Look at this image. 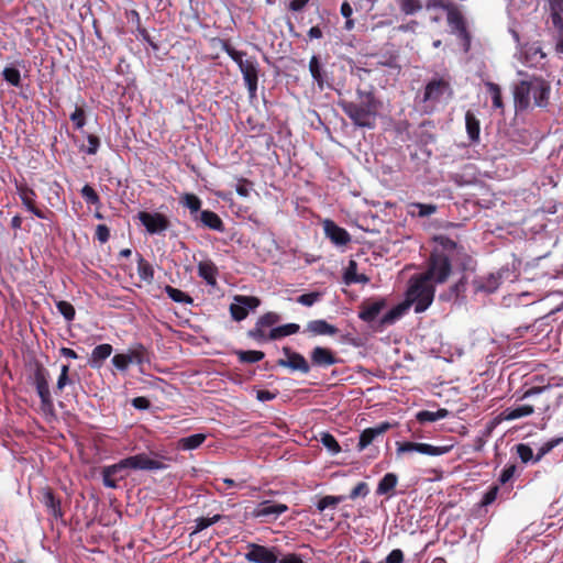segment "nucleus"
Segmentation results:
<instances>
[{
	"instance_id": "51",
	"label": "nucleus",
	"mask_w": 563,
	"mask_h": 563,
	"mask_svg": "<svg viewBox=\"0 0 563 563\" xmlns=\"http://www.w3.org/2000/svg\"><path fill=\"white\" fill-rule=\"evenodd\" d=\"M516 452L519 456V459L521 460L522 463L527 464L528 462L530 461H533L534 462V455H533V451L532 449L530 448L529 444H526V443H519L516 445Z\"/></svg>"
},
{
	"instance_id": "52",
	"label": "nucleus",
	"mask_w": 563,
	"mask_h": 563,
	"mask_svg": "<svg viewBox=\"0 0 563 563\" xmlns=\"http://www.w3.org/2000/svg\"><path fill=\"white\" fill-rule=\"evenodd\" d=\"M69 369H70V366L68 364H64L62 365L60 367V374L57 378V383H56V387H55V391L58 394V393H62L63 389L65 388L66 385H68L70 383V379H69Z\"/></svg>"
},
{
	"instance_id": "33",
	"label": "nucleus",
	"mask_w": 563,
	"mask_h": 563,
	"mask_svg": "<svg viewBox=\"0 0 563 563\" xmlns=\"http://www.w3.org/2000/svg\"><path fill=\"white\" fill-rule=\"evenodd\" d=\"M206 438L203 433H195L180 438L177 442V448L184 451L195 450L206 441Z\"/></svg>"
},
{
	"instance_id": "27",
	"label": "nucleus",
	"mask_w": 563,
	"mask_h": 563,
	"mask_svg": "<svg viewBox=\"0 0 563 563\" xmlns=\"http://www.w3.org/2000/svg\"><path fill=\"white\" fill-rule=\"evenodd\" d=\"M409 308V302H400L387 311L379 320L382 328L394 324Z\"/></svg>"
},
{
	"instance_id": "41",
	"label": "nucleus",
	"mask_w": 563,
	"mask_h": 563,
	"mask_svg": "<svg viewBox=\"0 0 563 563\" xmlns=\"http://www.w3.org/2000/svg\"><path fill=\"white\" fill-rule=\"evenodd\" d=\"M180 203L188 208L191 214L197 216L202 202L195 194H185L180 199Z\"/></svg>"
},
{
	"instance_id": "28",
	"label": "nucleus",
	"mask_w": 563,
	"mask_h": 563,
	"mask_svg": "<svg viewBox=\"0 0 563 563\" xmlns=\"http://www.w3.org/2000/svg\"><path fill=\"white\" fill-rule=\"evenodd\" d=\"M397 483L398 476L395 473H386L377 485L376 494L379 496H393Z\"/></svg>"
},
{
	"instance_id": "59",
	"label": "nucleus",
	"mask_w": 563,
	"mask_h": 563,
	"mask_svg": "<svg viewBox=\"0 0 563 563\" xmlns=\"http://www.w3.org/2000/svg\"><path fill=\"white\" fill-rule=\"evenodd\" d=\"M550 16L556 19L558 22L561 21V16L563 15V0H548Z\"/></svg>"
},
{
	"instance_id": "35",
	"label": "nucleus",
	"mask_w": 563,
	"mask_h": 563,
	"mask_svg": "<svg viewBox=\"0 0 563 563\" xmlns=\"http://www.w3.org/2000/svg\"><path fill=\"white\" fill-rule=\"evenodd\" d=\"M485 87H486L487 92L492 97L493 109L499 110L500 113H504L505 104L503 101L501 89H500L499 85H497L493 81H486Z\"/></svg>"
},
{
	"instance_id": "34",
	"label": "nucleus",
	"mask_w": 563,
	"mask_h": 563,
	"mask_svg": "<svg viewBox=\"0 0 563 563\" xmlns=\"http://www.w3.org/2000/svg\"><path fill=\"white\" fill-rule=\"evenodd\" d=\"M465 125L470 140L477 142L479 140L481 124L479 120L472 111L465 113Z\"/></svg>"
},
{
	"instance_id": "4",
	"label": "nucleus",
	"mask_w": 563,
	"mask_h": 563,
	"mask_svg": "<svg viewBox=\"0 0 563 563\" xmlns=\"http://www.w3.org/2000/svg\"><path fill=\"white\" fill-rule=\"evenodd\" d=\"M551 85L541 77H531L521 80L514 89V103L516 112L527 111L529 108H545L549 104Z\"/></svg>"
},
{
	"instance_id": "8",
	"label": "nucleus",
	"mask_w": 563,
	"mask_h": 563,
	"mask_svg": "<svg viewBox=\"0 0 563 563\" xmlns=\"http://www.w3.org/2000/svg\"><path fill=\"white\" fill-rule=\"evenodd\" d=\"M446 22L451 33L462 41L464 51L467 52L471 46L472 36L467 27V21L456 3L446 12Z\"/></svg>"
},
{
	"instance_id": "55",
	"label": "nucleus",
	"mask_w": 563,
	"mask_h": 563,
	"mask_svg": "<svg viewBox=\"0 0 563 563\" xmlns=\"http://www.w3.org/2000/svg\"><path fill=\"white\" fill-rule=\"evenodd\" d=\"M265 328L257 325V322L255 323V327L247 332V336L255 340L257 343H264L267 341H271L268 338V333L264 331Z\"/></svg>"
},
{
	"instance_id": "10",
	"label": "nucleus",
	"mask_w": 563,
	"mask_h": 563,
	"mask_svg": "<svg viewBox=\"0 0 563 563\" xmlns=\"http://www.w3.org/2000/svg\"><path fill=\"white\" fill-rule=\"evenodd\" d=\"M15 189L23 207L36 218L47 220L53 214L51 210L38 207L37 194L26 183H16Z\"/></svg>"
},
{
	"instance_id": "63",
	"label": "nucleus",
	"mask_w": 563,
	"mask_h": 563,
	"mask_svg": "<svg viewBox=\"0 0 563 563\" xmlns=\"http://www.w3.org/2000/svg\"><path fill=\"white\" fill-rule=\"evenodd\" d=\"M368 485L365 482H360L356 486L351 490L349 498L354 500L357 497H365L368 494Z\"/></svg>"
},
{
	"instance_id": "16",
	"label": "nucleus",
	"mask_w": 563,
	"mask_h": 563,
	"mask_svg": "<svg viewBox=\"0 0 563 563\" xmlns=\"http://www.w3.org/2000/svg\"><path fill=\"white\" fill-rule=\"evenodd\" d=\"M288 510L287 505L277 504L272 500H264L260 503L253 510L254 518L262 519L264 522L276 520L280 515Z\"/></svg>"
},
{
	"instance_id": "1",
	"label": "nucleus",
	"mask_w": 563,
	"mask_h": 563,
	"mask_svg": "<svg viewBox=\"0 0 563 563\" xmlns=\"http://www.w3.org/2000/svg\"><path fill=\"white\" fill-rule=\"evenodd\" d=\"M435 243L427 262V268L419 276L432 284H444L452 273V262L460 260L464 254V246L446 235L433 238Z\"/></svg>"
},
{
	"instance_id": "43",
	"label": "nucleus",
	"mask_w": 563,
	"mask_h": 563,
	"mask_svg": "<svg viewBox=\"0 0 563 563\" xmlns=\"http://www.w3.org/2000/svg\"><path fill=\"white\" fill-rule=\"evenodd\" d=\"M398 5L406 15H412L422 9L421 0H398Z\"/></svg>"
},
{
	"instance_id": "24",
	"label": "nucleus",
	"mask_w": 563,
	"mask_h": 563,
	"mask_svg": "<svg viewBox=\"0 0 563 563\" xmlns=\"http://www.w3.org/2000/svg\"><path fill=\"white\" fill-rule=\"evenodd\" d=\"M501 275L499 273L489 274L486 277H481L474 280V288L476 291L494 292L500 285Z\"/></svg>"
},
{
	"instance_id": "5",
	"label": "nucleus",
	"mask_w": 563,
	"mask_h": 563,
	"mask_svg": "<svg viewBox=\"0 0 563 563\" xmlns=\"http://www.w3.org/2000/svg\"><path fill=\"white\" fill-rule=\"evenodd\" d=\"M434 284L421 276L413 277L411 285L407 291V299L405 302H409L415 306V312L421 313L426 311L433 301L434 298Z\"/></svg>"
},
{
	"instance_id": "25",
	"label": "nucleus",
	"mask_w": 563,
	"mask_h": 563,
	"mask_svg": "<svg viewBox=\"0 0 563 563\" xmlns=\"http://www.w3.org/2000/svg\"><path fill=\"white\" fill-rule=\"evenodd\" d=\"M307 331L312 335H336L339 329L323 319L312 320L307 323Z\"/></svg>"
},
{
	"instance_id": "54",
	"label": "nucleus",
	"mask_w": 563,
	"mask_h": 563,
	"mask_svg": "<svg viewBox=\"0 0 563 563\" xmlns=\"http://www.w3.org/2000/svg\"><path fill=\"white\" fill-rule=\"evenodd\" d=\"M554 29L556 30V44L555 52L558 54H563V15L561 16V21L558 22L556 19L551 18Z\"/></svg>"
},
{
	"instance_id": "20",
	"label": "nucleus",
	"mask_w": 563,
	"mask_h": 563,
	"mask_svg": "<svg viewBox=\"0 0 563 563\" xmlns=\"http://www.w3.org/2000/svg\"><path fill=\"white\" fill-rule=\"evenodd\" d=\"M310 360L311 364L318 367H329L339 363L335 353L331 349L323 346L313 347L310 352Z\"/></svg>"
},
{
	"instance_id": "42",
	"label": "nucleus",
	"mask_w": 563,
	"mask_h": 563,
	"mask_svg": "<svg viewBox=\"0 0 563 563\" xmlns=\"http://www.w3.org/2000/svg\"><path fill=\"white\" fill-rule=\"evenodd\" d=\"M167 296L175 302L179 303H192V298L178 288H174L169 285L165 287Z\"/></svg>"
},
{
	"instance_id": "23",
	"label": "nucleus",
	"mask_w": 563,
	"mask_h": 563,
	"mask_svg": "<svg viewBox=\"0 0 563 563\" xmlns=\"http://www.w3.org/2000/svg\"><path fill=\"white\" fill-rule=\"evenodd\" d=\"M195 220H199L202 227L213 231L223 232L224 223L222 219L211 210H202L199 216H194Z\"/></svg>"
},
{
	"instance_id": "61",
	"label": "nucleus",
	"mask_w": 563,
	"mask_h": 563,
	"mask_svg": "<svg viewBox=\"0 0 563 563\" xmlns=\"http://www.w3.org/2000/svg\"><path fill=\"white\" fill-rule=\"evenodd\" d=\"M498 492H499L498 485L490 486L489 489L484 494L479 505L482 507H486V506H489L490 504H493L497 499Z\"/></svg>"
},
{
	"instance_id": "62",
	"label": "nucleus",
	"mask_w": 563,
	"mask_h": 563,
	"mask_svg": "<svg viewBox=\"0 0 563 563\" xmlns=\"http://www.w3.org/2000/svg\"><path fill=\"white\" fill-rule=\"evenodd\" d=\"M252 181H250L246 178H240L235 186V191L239 196L246 198L250 196V190L252 189Z\"/></svg>"
},
{
	"instance_id": "14",
	"label": "nucleus",
	"mask_w": 563,
	"mask_h": 563,
	"mask_svg": "<svg viewBox=\"0 0 563 563\" xmlns=\"http://www.w3.org/2000/svg\"><path fill=\"white\" fill-rule=\"evenodd\" d=\"M283 353L286 358H279L277 361L278 366L289 368L291 372H299L305 375L310 372V365L302 354L292 351L289 346H284Z\"/></svg>"
},
{
	"instance_id": "38",
	"label": "nucleus",
	"mask_w": 563,
	"mask_h": 563,
	"mask_svg": "<svg viewBox=\"0 0 563 563\" xmlns=\"http://www.w3.org/2000/svg\"><path fill=\"white\" fill-rule=\"evenodd\" d=\"M234 354L238 356L240 363H257L265 357L264 352L255 350H236Z\"/></svg>"
},
{
	"instance_id": "58",
	"label": "nucleus",
	"mask_w": 563,
	"mask_h": 563,
	"mask_svg": "<svg viewBox=\"0 0 563 563\" xmlns=\"http://www.w3.org/2000/svg\"><path fill=\"white\" fill-rule=\"evenodd\" d=\"M357 263L355 261H350L349 262V265L344 272V282L345 284L347 285H351V284H355V280L356 279V276H357Z\"/></svg>"
},
{
	"instance_id": "47",
	"label": "nucleus",
	"mask_w": 563,
	"mask_h": 563,
	"mask_svg": "<svg viewBox=\"0 0 563 563\" xmlns=\"http://www.w3.org/2000/svg\"><path fill=\"white\" fill-rule=\"evenodd\" d=\"M56 308L58 312L67 320L73 321L75 319V308L74 306L66 301V300H59L56 302Z\"/></svg>"
},
{
	"instance_id": "37",
	"label": "nucleus",
	"mask_w": 563,
	"mask_h": 563,
	"mask_svg": "<svg viewBox=\"0 0 563 563\" xmlns=\"http://www.w3.org/2000/svg\"><path fill=\"white\" fill-rule=\"evenodd\" d=\"M448 415H449V410L445 408H441L437 411L421 410V411L417 412L416 419L420 423L434 422V421L444 419L445 417H448Z\"/></svg>"
},
{
	"instance_id": "12",
	"label": "nucleus",
	"mask_w": 563,
	"mask_h": 563,
	"mask_svg": "<svg viewBox=\"0 0 563 563\" xmlns=\"http://www.w3.org/2000/svg\"><path fill=\"white\" fill-rule=\"evenodd\" d=\"M244 558L250 563H277L280 550L276 547H265L257 543H247Z\"/></svg>"
},
{
	"instance_id": "49",
	"label": "nucleus",
	"mask_w": 563,
	"mask_h": 563,
	"mask_svg": "<svg viewBox=\"0 0 563 563\" xmlns=\"http://www.w3.org/2000/svg\"><path fill=\"white\" fill-rule=\"evenodd\" d=\"M80 192L88 205L100 206V197L90 185H85Z\"/></svg>"
},
{
	"instance_id": "19",
	"label": "nucleus",
	"mask_w": 563,
	"mask_h": 563,
	"mask_svg": "<svg viewBox=\"0 0 563 563\" xmlns=\"http://www.w3.org/2000/svg\"><path fill=\"white\" fill-rule=\"evenodd\" d=\"M323 231L325 236L338 246H343L350 243L351 235L344 229L339 227L334 221L327 219L323 221Z\"/></svg>"
},
{
	"instance_id": "17",
	"label": "nucleus",
	"mask_w": 563,
	"mask_h": 563,
	"mask_svg": "<svg viewBox=\"0 0 563 563\" xmlns=\"http://www.w3.org/2000/svg\"><path fill=\"white\" fill-rule=\"evenodd\" d=\"M172 223L167 216L161 212L143 211V227L150 234L165 235Z\"/></svg>"
},
{
	"instance_id": "53",
	"label": "nucleus",
	"mask_w": 563,
	"mask_h": 563,
	"mask_svg": "<svg viewBox=\"0 0 563 563\" xmlns=\"http://www.w3.org/2000/svg\"><path fill=\"white\" fill-rule=\"evenodd\" d=\"M280 320V316L276 312L269 311L264 313L257 319V325L263 328H269L278 323Z\"/></svg>"
},
{
	"instance_id": "15",
	"label": "nucleus",
	"mask_w": 563,
	"mask_h": 563,
	"mask_svg": "<svg viewBox=\"0 0 563 563\" xmlns=\"http://www.w3.org/2000/svg\"><path fill=\"white\" fill-rule=\"evenodd\" d=\"M244 84L251 97L257 91L260 65L255 56L247 57L244 65H241Z\"/></svg>"
},
{
	"instance_id": "11",
	"label": "nucleus",
	"mask_w": 563,
	"mask_h": 563,
	"mask_svg": "<svg viewBox=\"0 0 563 563\" xmlns=\"http://www.w3.org/2000/svg\"><path fill=\"white\" fill-rule=\"evenodd\" d=\"M143 452V472H156L167 470L175 461L170 451L166 448L151 449Z\"/></svg>"
},
{
	"instance_id": "13",
	"label": "nucleus",
	"mask_w": 563,
	"mask_h": 563,
	"mask_svg": "<svg viewBox=\"0 0 563 563\" xmlns=\"http://www.w3.org/2000/svg\"><path fill=\"white\" fill-rule=\"evenodd\" d=\"M396 453L398 456L418 452L420 454L430 455V456H440L448 453L451 450V446H435L429 443H419V442H396Z\"/></svg>"
},
{
	"instance_id": "3",
	"label": "nucleus",
	"mask_w": 563,
	"mask_h": 563,
	"mask_svg": "<svg viewBox=\"0 0 563 563\" xmlns=\"http://www.w3.org/2000/svg\"><path fill=\"white\" fill-rule=\"evenodd\" d=\"M526 389L519 396H517L518 401H522L526 399H532V404H522L516 407H507L501 410L494 419L495 423H500L503 421H512L521 418L530 417L536 412V409L540 411H547L550 408V397L549 394L552 390L550 384L542 386H529L525 384Z\"/></svg>"
},
{
	"instance_id": "60",
	"label": "nucleus",
	"mask_w": 563,
	"mask_h": 563,
	"mask_svg": "<svg viewBox=\"0 0 563 563\" xmlns=\"http://www.w3.org/2000/svg\"><path fill=\"white\" fill-rule=\"evenodd\" d=\"M230 313L235 321H242L247 317L249 311L242 303L236 302L230 306Z\"/></svg>"
},
{
	"instance_id": "45",
	"label": "nucleus",
	"mask_w": 563,
	"mask_h": 563,
	"mask_svg": "<svg viewBox=\"0 0 563 563\" xmlns=\"http://www.w3.org/2000/svg\"><path fill=\"white\" fill-rule=\"evenodd\" d=\"M345 500V496H324L317 503V509L323 511L329 507H336L340 503Z\"/></svg>"
},
{
	"instance_id": "39",
	"label": "nucleus",
	"mask_w": 563,
	"mask_h": 563,
	"mask_svg": "<svg viewBox=\"0 0 563 563\" xmlns=\"http://www.w3.org/2000/svg\"><path fill=\"white\" fill-rule=\"evenodd\" d=\"M466 278L462 276L454 285H452L448 292L439 296L441 300L457 299L461 292L465 291Z\"/></svg>"
},
{
	"instance_id": "21",
	"label": "nucleus",
	"mask_w": 563,
	"mask_h": 563,
	"mask_svg": "<svg viewBox=\"0 0 563 563\" xmlns=\"http://www.w3.org/2000/svg\"><path fill=\"white\" fill-rule=\"evenodd\" d=\"M391 428L389 422H382L376 427L367 428L360 434L357 450L363 451L366 449L378 435L384 434Z\"/></svg>"
},
{
	"instance_id": "2",
	"label": "nucleus",
	"mask_w": 563,
	"mask_h": 563,
	"mask_svg": "<svg viewBox=\"0 0 563 563\" xmlns=\"http://www.w3.org/2000/svg\"><path fill=\"white\" fill-rule=\"evenodd\" d=\"M356 100L341 99L338 106L344 114L357 128L374 129L382 108V101L377 99L373 90L356 89Z\"/></svg>"
},
{
	"instance_id": "6",
	"label": "nucleus",
	"mask_w": 563,
	"mask_h": 563,
	"mask_svg": "<svg viewBox=\"0 0 563 563\" xmlns=\"http://www.w3.org/2000/svg\"><path fill=\"white\" fill-rule=\"evenodd\" d=\"M453 96V89L449 78L437 76L431 78L424 86L422 102L426 109L433 110L437 104Z\"/></svg>"
},
{
	"instance_id": "30",
	"label": "nucleus",
	"mask_w": 563,
	"mask_h": 563,
	"mask_svg": "<svg viewBox=\"0 0 563 563\" xmlns=\"http://www.w3.org/2000/svg\"><path fill=\"white\" fill-rule=\"evenodd\" d=\"M112 345L108 343L97 345L92 352L89 360L91 367H100L102 362L107 360L112 353Z\"/></svg>"
},
{
	"instance_id": "46",
	"label": "nucleus",
	"mask_w": 563,
	"mask_h": 563,
	"mask_svg": "<svg viewBox=\"0 0 563 563\" xmlns=\"http://www.w3.org/2000/svg\"><path fill=\"white\" fill-rule=\"evenodd\" d=\"M3 79L9 82L13 87L21 86V74L20 70L15 67H5L2 70Z\"/></svg>"
},
{
	"instance_id": "36",
	"label": "nucleus",
	"mask_w": 563,
	"mask_h": 563,
	"mask_svg": "<svg viewBox=\"0 0 563 563\" xmlns=\"http://www.w3.org/2000/svg\"><path fill=\"white\" fill-rule=\"evenodd\" d=\"M220 45L222 51H224L232 60L238 64L239 68H241V65H244L247 56L246 52L235 49L228 40H220Z\"/></svg>"
},
{
	"instance_id": "44",
	"label": "nucleus",
	"mask_w": 563,
	"mask_h": 563,
	"mask_svg": "<svg viewBox=\"0 0 563 563\" xmlns=\"http://www.w3.org/2000/svg\"><path fill=\"white\" fill-rule=\"evenodd\" d=\"M309 70L311 73L312 78L318 84V86L322 89L324 84V78L321 70V65L317 56H312L309 62Z\"/></svg>"
},
{
	"instance_id": "40",
	"label": "nucleus",
	"mask_w": 563,
	"mask_h": 563,
	"mask_svg": "<svg viewBox=\"0 0 563 563\" xmlns=\"http://www.w3.org/2000/svg\"><path fill=\"white\" fill-rule=\"evenodd\" d=\"M223 518L222 515H214L212 517H199L195 520V528L191 532V534H197L201 532L202 530L209 528L210 526L219 522Z\"/></svg>"
},
{
	"instance_id": "7",
	"label": "nucleus",
	"mask_w": 563,
	"mask_h": 563,
	"mask_svg": "<svg viewBox=\"0 0 563 563\" xmlns=\"http://www.w3.org/2000/svg\"><path fill=\"white\" fill-rule=\"evenodd\" d=\"M141 468V454H136L111 466H107L102 471L103 484L107 487L115 488L118 482L125 478L131 470Z\"/></svg>"
},
{
	"instance_id": "64",
	"label": "nucleus",
	"mask_w": 563,
	"mask_h": 563,
	"mask_svg": "<svg viewBox=\"0 0 563 563\" xmlns=\"http://www.w3.org/2000/svg\"><path fill=\"white\" fill-rule=\"evenodd\" d=\"M320 296V292L317 291L303 294L297 298V302L307 307H311L319 300Z\"/></svg>"
},
{
	"instance_id": "31",
	"label": "nucleus",
	"mask_w": 563,
	"mask_h": 563,
	"mask_svg": "<svg viewBox=\"0 0 563 563\" xmlns=\"http://www.w3.org/2000/svg\"><path fill=\"white\" fill-rule=\"evenodd\" d=\"M141 363V353L137 351L132 352L131 354H115L112 357V364L119 371H125L131 363Z\"/></svg>"
},
{
	"instance_id": "22",
	"label": "nucleus",
	"mask_w": 563,
	"mask_h": 563,
	"mask_svg": "<svg viewBox=\"0 0 563 563\" xmlns=\"http://www.w3.org/2000/svg\"><path fill=\"white\" fill-rule=\"evenodd\" d=\"M42 503L46 507L49 515H52L54 518H62L63 517V510H62V503L60 499L54 494V492L46 487L42 492Z\"/></svg>"
},
{
	"instance_id": "9",
	"label": "nucleus",
	"mask_w": 563,
	"mask_h": 563,
	"mask_svg": "<svg viewBox=\"0 0 563 563\" xmlns=\"http://www.w3.org/2000/svg\"><path fill=\"white\" fill-rule=\"evenodd\" d=\"M49 378L51 376L48 371L41 363H36L33 374V383L41 400V408L44 411H51L54 407L48 385Z\"/></svg>"
},
{
	"instance_id": "56",
	"label": "nucleus",
	"mask_w": 563,
	"mask_h": 563,
	"mask_svg": "<svg viewBox=\"0 0 563 563\" xmlns=\"http://www.w3.org/2000/svg\"><path fill=\"white\" fill-rule=\"evenodd\" d=\"M563 441V438H556V439H552L548 442H545L540 449H539V452L537 453L536 457H534V462H539L545 454H548L549 452H551L556 445H559L561 442Z\"/></svg>"
},
{
	"instance_id": "32",
	"label": "nucleus",
	"mask_w": 563,
	"mask_h": 563,
	"mask_svg": "<svg viewBox=\"0 0 563 563\" xmlns=\"http://www.w3.org/2000/svg\"><path fill=\"white\" fill-rule=\"evenodd\" d=\"M437 211V206L432 203L411 202L408 205V214L411 217L426 218Z\"/></svg>"
},
{
	"instance_id": "48",
	"label": "nucleus",
	"mask_w": 563,
	"mask_h": 563,
	"mask_svg": "<svg viewBox=\"0 0 563 563\" xmlns=\"http://www.w3.org/2000/svg\"><path fill=\"white\" fill-rule=\"evenodd\" d=\"M70 121L77 130H80L85 126L86 111L84 106H76L75 111L70 114Z\"/></svg>"
},
{
	"instance_id": "26",
	"label": "nucleus",
	"mask_w": 563,
	"mask_h": 563,
	"mask_svg": "<svg viewBox=\"0 0 563 563\" xmlns=\"http://www.w3.org/2000/svg\"><path fill=\"white\" fill-rule=\"evenodd\" d=\"M198 275L210 286L217 284L218 267L211 260L201 261L198 263Z\"/></svg>"
},
{
	"instance_id": "29",
	"label": "nucleus",
	"mask_w": 563,
	"mask_h": 563,
	"mask_svg": "<svg viewBox=\"0 0 563 563\" xmlns=\"http://www.w3.org/2000/svg\"><path fill=\"white\" fill-rule=\"evenodd\" d=\"M545 53L542 51L541 46L534 44L528 45L523 51L525 63L529 66H537L541 64L545 58Z\"/></svg>"
},
{
	"instance_id": "50",
	"label": "nucleus",
	"mask_w": 563,
	"mask_h": 563,
	"mask_svg": "<svg viewBox=\"0 0 563 563\" xmlns=\"http://www.w3.org/2000/svg\"><path fill=\"white\" fill-rule=\"evenodd\" d=\"M320 441L332 454H338L341 452L339 442L331 433H322Z\"/></svg>"
},
{
	"instance_id": "57",
	"label": "nucleus",
	"mask_w": 563,
	"mask_h": 563,
	"mask_svg": "<svg viewBox=\"0 0 563 563\" xmlns=\"http://www.w3.org/2000/svg\"><path fill=\"white\" fill-rule=\"evenodd\" d=\"M235 301L239 303H242L244 307H246V310H253L257 308L261 303V300L257 297L254 296H235Z\"/></svg>"
},
{
	"instance_id": "18",
	"label": "nucleus",
	"mask_w": 563,
	"mask_h": 563,
	"mask_svg": "<svg viewBox=\"0 0 563 563\" xmlns=\"http://www.w3.org/2000/svg\"><path fill=\"white\" fill-rule=\"evenodd\" d=\"M387 307L385 298H368L362 301L358 310V318L367 323L377 319L380 312Z\"/></svg>"
}]
</instances>
